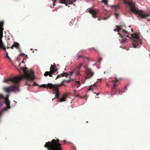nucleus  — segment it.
I'll list each match as a JSON object with an SVG mask.
<instances>
[{
	"label": "nucleus",
	"mask_w": 150,
	"mask_h": 150,
	"mask_svg": "<svg viewBox=\"0 0 150 150\" xmlns=\"http://www.w3.org/2000/svg\"><path fill=\"white\" fill-rule=\"evenodd\" d=\"M93 91V89H92V91Z\"/></svg>",
	"instance_id": "e2e57ef3"
},
{
	"label": "nucleus",
	"mask_w": 150,
	"mask_h": 150,
	"mask_svg": "<svg viewBox=\"0 0 150 150\" xmlns=\"http://www.w3.org/2000/svg\"><path fill=\"white\" fill-rule=\"evenodd\" d=\"M27 56V55H26V56H25V57Z\"/></svg>",
	"instance_id": "680f3d73"
},
{
	"label": "nucleus",
	"mask_w": 150,
	"mask_h": 150,
	"mask_svg": "<svg viewBox=\"0 0 150 150\" xmlns=\"http://www.w3.org/2000/svg\"><path fill=\"white\" fill-rule=\"evenodd\" d=\"M63 85V83L55 85L52 84L51 83H48V86L50 89H52L53 90L55 91L56 92H53V94H55L56 97L57 98V101H59L60 102L65 101L66 100V97L64 95H63L60 98H59L58 96L59 95V87Z\"/></svg>",
	"instance_id": "20e7f679"
},
{
	"label": "nucleus",
	"mask_w": 150,
	"mask_h": 150,
	"mask_svg": "<svg viewBox=\"0 0 150 150\" xmlns=\"http://www.w3.org/2000/svg\"><path fill=\"white\" fill-rule=\"evenodd\" d=\"M102 59L101 58H100L98 60V64H100L101 62V61Z\"/></svg>",
	"instance_id": "393cba45"
},
{
	"label": "nucleus",
	"mask_w": 150,
	"mask_h": 150,
	"mask_svg": "<svg viewBox=\"0 0 150 150\" xmlns=\"http://www.w3.org/2000/svg\"><path fill=\"white\" fill-rule=\"evenodd\" d=\"M76 91H77V90H74V93H76Z\"/></svg>",
	"instance_id": "a19ab883"
},
{
	"label": "nucleus",
	"mask_w": 150,
	"mask_h": 150,
	"mask_svg": "<svg viewBox=\"0 0 150 150\" xmlns=\"http://www.w3.org/2000/svg\"><path fill=\"white\" fill-rule=\"evenodd\" d=\"M115 27V28L113 29V30L115 31H117L119 33V34L120 35V36L121 35L120 33V32H121L123 34V35H123L129 38V37L127 35L128 32L125 29H123V26L122 25H116ZM129 38H130L129 37Z\"/></svg>",
	"instance_id": "6e6552de"
},
{
	"label": "nucleus",
	"mask_w": 150,
	"mask_h": 150,
	"mask_svg": "<svg viewBox=\"0 0 150 150\" xmlns=\"http://www.w3.org/2000/svg\"><path fill=\"white\" fill-rule=\"evenodd\" d=\"M118 81V79L117 78H115V81H114V82H115L116 81Z\"/></svg>",
	"instance_id": "72a5a7b5"
},
{
	"label": "nucleus",
	"mask_w": 150,
	"mask_h": 150,
	"mask_svg": "<svg viewBox=\"0 0 150 150\" xmlns=\"http://www.w3.org/2000/svg\"><path fill=\"white\" fill-rule=\"evenodd\" d=\"M54 66L51 65L50 68V71H46L44 74L45 76H47L49 75L50 77L52 76V75L54 73L55 71H57V69H55L56 66H55V64H54Z\"/></svg>",
	"instance_id": "1a4fd4ad"
},
{
	"label": "nucleus",
	"mask_w": 150,
	"mask_h": 150,
	"mask_svg": "<svg viewBox=\"0 0 150 150\" xmlns=\"http://www.w3.org/2000/svg\"><path fill=\"white\" fill-rule=\"evenodd\" d=\"M92 90V88H90L88 89V90L90 91V90Z\"/></svg>",
	"instance_id": "58836bf2"
},
{
	"label": "nucleus",
	"mask_w": 150,
	"mask_h": 150,
	"mask_svg": "<svg viewBox=\"0 0 150 150\" xmlns=\"http://www.w3.org/2000/svg\"><path fill=\"white\" fill-rule=\"evenodd\" d=\"M4 22L2 21V22H0V35H2L3 34V30L4 29L3 26V25Z\"/></svg>",
	"instance_id": "4468645a"
},
{
	"label": "nucleus",
	"mask_w": 150,
	"mask_h": 150,
	"mask_svg": "<svg viewBox=\"0 0 150 150\" xmlns=\"http://www.w3.org/2000/svg\"><path fill=\"white\" fill-rule=\"evenodd\" d=\"M28 85L29 86H31L30 84H28Z\"/></svg>",
	"instance_id": "09e8293b"
},
{
	"label": "nucleus",
	"mask_w": 150,
	"mask_h": 150,
	"mask_svg": "<svg viewBox=\"0 0 150 150\" xmlns=\"http://www.w3.org/2000/svg\"><path fill=\"white\" fill-rule=\"evenodd\" d=\"M126 50H129V49H126Z\"/></svg>",
	"instance_id": "603ef678"
},
{
	"label": "nucleus",
	"mask_w": 150,
	"mask_h": 150,
	"mask_svg": "<svg viewBox=\"0 0 150 150\" xmlns=\"http://www.w3.org/2000/svg\"><path fill=\"white\" fill-rule=\"evenodd\" d=\"M13 45L14 47L16 48L19 49V44L16 42H13Z\"/></svg>",
	"instance_id": "a211bd4d"
},
{
	"label": "nucleus",
	"mask_w": 150,
	"mask_h": 150,
	"mask_svg": "<svg viewBox=\"0 0 150 150\" xmlns=\"http://www.w3.org/2000/svg\"><path fill=\"white\" fill-rule=\"evenodd\" d=\"M112 8L115 11H117L120 8V6L119 5H112L111 6Z\"/></svg>",
	"instance_id": "2eb2a0df"
},
{
	"label": "nucleus",
	"mask_w": 150,
	"mask_h": 150,
	"mask_svg": "<svg viewBox=\"0 0 150 150\" xmlns=\"http://www.w3.org/2000/svg\"><path fill=\"white\" fill-rule=\"evenodd\" d=\"M94 65L96 66V64H95Z\"/></svg>",
	"instance_id": "5fc2aeb1"
},
{
	"label": "nucleus",
	"mask_w": 150,
	"mask_h": 150,
	"mask_svg": "<svg viewBox=\"0 0 150 150\" xmlns=\"http://www.w3.org/2000/svg\"><path fill=\"white\" fill-rule=\"evenodd\" d=\"M149 57H150V54L149 55Z\"/></svg>",
	"instance_id": "0e129e2a"
},
{
	"label": "nucleus",
	"mask_w": 150,
	"mask_h": 150,
	"mask_svg": "<svg viewBox=\"0 0 150 150\" xmlns=\"http://www.w3.org/2000/svg\"><path fill=\"white\" fill-rule=\"evenodd\" d=\"M148 20H149V21H150V19H148Z\"/></svg>",
	"instance_id": "13d9d810"
},
{
	"label": "nucleus",
	"mask_w": 150,
	"mask_h": 150,
	"mask_svg": "<svg viewBox=\"0 0 150 150\" xmlns=\"http://www.w3.org/2000/svg\"><path fill=\"white\" fill-rule=\"evenodd\" d=\"M114 15L115 17H116V18L117 19H118V16H119V14L118 13H115Z\"/></svg>",
	"instance_id": "4be33fe9"
},
{
	"label": "nucleus",
	"mask_w": 150,
	"mask_h": 150,
	"mask_svg": "<svg viewBox=\"0 0 150 150\" xmlns=\"http://www.w3.org/2000/svg\"><path fill=\"white\" fill-rule=\"evenodd\" d=\"M17 60L18 61H19V59H17Z\"/></svg>",
	"instance_id": "3c124183"
},
{
	"label": "nucleus",
	"mask_w": 150,
	"mask_h": 150,
	"mask_svg": "<svg viewBox=\"0 0 150 150\" xmlns=\"http://www.w3.org/2000/svg\"><path fill=\"white\" fill-rule=\"evenodd\" d=\"M126 50H129V49H126Z\"/></svg>",
	"instance_id": "864d4df0"
},
{
	"label": "nucleus",
	"mask_w": 150,
	"mask_h": 150,
	"mask_svg": "<svg viewBox=\"0 0 150 150\" xmlns=\"http://www.w3.org/2000/svg\"><path fill=\"white\" fill-rule=\"evenodd\" d=\"M8 59H9V60H11V58H10L9 57H8Z\"/></svg>",
	"instance_id": "ea45409f"
},
{
	"label": "nucleus",
	"mask_w": 150,
	"mask_h": 150,
	"mask_svg": "<svg viewBox=\"0 0 150 150\" xmlns=\"http://www.w3.org/2000/svg\"><path fill=\"white\" fill-rule=\"evenodd\" d=\"M33 85L35 86H39L35 82H34V83L33 84Z\"/></svg>",
	"instance_id": "bb28decb"
},
{
	"label": "nucleus",
	"mask_w": 150,
	"mask_h": 150,
	"mask_svg": "<svg viewBox=\"0 0 150 150\" xmlns=\"http://www.w3.org/2000/svg\"><path fill=\"white\" fill-rule=\"evenodd\" d=\"M58 139H53L51 142H46L44 146L47 148V150H61V144L58 142Z\"/></svg>",
	"instance_id": "7ed1b4c3"
},
{
	"label": "nucleus",
	"mask_w": 150,
	"mask_h": 150,
	"mask_svg": "<svg viewBox=\"0 0 150 150\" xmlns=\"http://www.w3.org/2000/svg\"><path fill=\"white\" fill-rule=\"evenodd\" d=\"M25 58H23V61L21 62V63H24V61H23V60H24L25 59Z\"/></svg>",
	"instance_id": "e433bc0d"
},
{
	"label": "nucleus",
	"mask_w": 150,
	"mask_h": 150,
	"mask_svg": "<svg viewBox=\"0 0 150 150\" xmlns=\"http://www.w3.org/2000/svg\"><path fill=\"white\" fill-rule=\"evenodd\" d=\"M117 94V92H116L115 93H114V94H111V95H115L116 94Z\"/></svg>",
	"instance_id": "c9c22d12"
},
{
	"label": "nucleus",
	"mask_w": 150,
	"mask_h": 150,
	"mask_svg": "<svg viewBox=\"0 0 150 150\" xmlns=\"http://www.w3.org/2000/svg\"><path fill=\"white\" fill-rule=\"evenodd\" d=\"M63 142H64V143H65L66 142V141H65V140H64V141H63Z\"/></svg>",
	"instance_id": "79ce46f5"
},
{
	"label": "nucleus",
	"mask_w": 150,
	"mask_h": 150,
	"mask_svg": "<svg viewBox=\"0 0 150 150\" xmlns=\"http://www.w3.org/2000/svg\"><path fill=\"white\" fill-rule=\"evenodd\" d=\"M127 39L126 38H123L121 40H120V43H123L127 40Z\"/></svg>",
	"instance_id": "6ab92c4d"
},
{
	"label": "nucleus",
	"mask_w": 150,
	"mask_h": 150,
	"mask_svg": "<svg viewBox=\"0 0 150 150\" xmlns=\"http://www.w3.org/2000/svg\"><path fill=\"white\" fill-rule=\"evenodd\" d=\"M131 30H132V28L131 29Z\"/></svg>",
	"instance_id": "052dcab7"
},
{
	"label": "nucleus",
	"mask_w": 150,
	"mask_h": 150,
	"mask_svg": "<svg viewBox=\"0 0 150 150\" xmlns=\"http://www.w3.org/2000/svg\"><path fill=\"white\" fill-rule=\"evenodd\" d=\"M124 25V27H125V28H126V26H125V25Z\"/></svg>",
	"instance_id": "8fccbe9b"
},
{
	"label": "nucleus",
	"mask_w": 150,
	"mask_h": 150,
	"mask_svg": "<svg viewBox=\"0 0 150 150\" xmlns=\"http://www.w3.org/2000/svg\"><path fill=\"white\" fill-rule=\"evenodd\" d=\"M86 72L87 75V76L86 77V79L91 78L93 76L94 74L93 72L90 69L88 68L86 69Z\"/></svg>",
	"instance_id": "9d476101"
},
{
	"label": "nucleus",
	"mask_w": 150,
	"mask_h": 150,
	"mask_svg": "<svg viewBox=\"0 0 150 150\" xmlns=\"http://www.w3.org/2000/svg\"><path fill=\"white\" fill-rule=\"evenodd\" d=\"M22 78H19L17 76L13 77L8 78L3 81V82L7 83L10 81L12 85L8 87L4 88V91L6 93H9L11 92L16 93L20 91L19 87V81L21 80Z\"/></svg>",
	"instance_id": "f03ea898"
},
{
	"label": "nucleus",
	"mask_w": 150,
	"mask_h": 150,
	"mask_svg": "<svg viewBox=\"0 0 150 150\" xmlns=\"http://www.w3.org/2000/svg\"><path fill=\"white\" fill-rule=\"evenodd\" d=\"M52 0L53 1V6H54L55 5V2L56 0Z\"/></svg>",
	"instance_id": "a878e982"
},
{
	"label": "nucleus",
	"mask_w": 150,
	"mask_h": 150,
	"mask_svg": "<svg viewBox=\"0 0 150 150\" xmlns=\"http://www.w3.org/2000/svg\"><path fill=\"white\" fill-rule=\"evenodd\" d=\"M98 20H99V21H100V19L99 18H98Z\"/></svg>",
	"instance_id": "a18cd8bd"
},
{
	"label": "nucleus",
	"mask_w": 150,
	"mask_h": 150,
	"mask_svg": "<svg viewBox=\"0 0 150 150\" xmlns=\"http://www.w3.org/2000/svg\"><path fill=\"white\" fill-rule=\"evenodd\" d=\"M92 49H93L94 50L97 51V50L96 49H94V48H92Z\"/></svg>",
	"instance_id": "f704fd0d"
},
{
	"label": "nucleus",
	"mask_w": 150,
	"mask_h": 150,
	"mask_svg": "<svg viewBox=\"0 0 150 150\" xmlns=\"http://www.w3.org/2000/svg\"><path fill=\"white\" fill-rule=\"evenodd\" d=\"M94 86V87H97V86H96V84H94L92 86Z\"/></svg>",
	"instance_id": "473e14b6"
},
{
	"label": "nucleus",
	"mask_w": 150,
	"mask_h": 150,
	"mask_svg": "<svg viewBox=\"0 0 150 150\" xmlns=\"http://www.w3.org/2000/svg\"><path fill=\"white\" fill-rule=\"evenodd\" d=\"M101 2L104 3L105 5H107L108 2V0H102Z\"/></svg>",
	"instance_id": "aec40b11"
},
{
	"label": "nucleus",
	"mask_w": 150,
	"mask_h": 150,
	"mask_svg": "<svg viewBox=\"0 0 150 150\" xmlns=\"http://www.w3.org/2000/svg\"><path fill=\"white\" fill-rule=\"evenodd\" d=\"M6 52V57H7V58H8V57H9L8 56V52Z\"/></svg>",
	"instance_id": "c756f323"
},
{
	"label": "nucleus",
	"mask_w": 150,
	"mask_h": 150,
	"mask_svg": "<svg viewBox=\"0 0 150 150\" xmlns=\"http://www.w3.org/2000/svg\"><path fill=\"white\" fill-rule=\"evenodd\" d=\"M132 38H130L133 41L132 47L139 48L142 45V41L139 38L138 34L134 33L131 34Z\"/></svg>",
	"instance_id": "423d86ee"
},
{
	"label": "nucleus",
	"mask_w": 150,
	"mask_h": 150,
	"mask_svg": "<svg viewBox=\"0 0 150 150\" xmlns=\"http://www.w3.org/2000/svg\"><path fill=\"white\" fill-rule=\"evenodd\" d=\"M88 11L92 14L93 17L95 18L97 17V11L96 10L90 8L88 10Z\"/></svg>",
	"instance_id": "9b49d317"
},
{
	"label": "nucleus",
	"mask_w": 150,
	"mask_h": 150,
	"mask_svg": "<svg viewBox=\"0 0 150 150\" xmlns=\"http://www.w3.org/2000/svg\"><path fill=\"white\" fill-rule=\"evenodd\" d=\"M27 67L21 68V69L25 74V75L23 76V78L28 81H33L35 79L33 76L34 73L31 70H30L29 72H28L27 71Z\"/></svg>",
	"instance_id": "0eeeda50"
},
{
	"label": "nucleus",
	"mask_w": 150,
	"mask_h": 150,
	"mask_svg": "<svg viewBox=\"0 0 150 150\" xmlns=\"http://www.w3.org/2000/svg\"><path fill=\"white\" fill-rule=\"evenodd\" d=\"M72 1L74 2H76V0H62L59 2V3H61L62 4H64L66 6H67V3H69L70 4H73V3Z\"/></svg>",
	"instance_id": "f8f14e48"
},
{
	"label": "nucleus",
	"mask_w": 150,
	"mask_h": 150,
	"mask_svg": "<svg viewBox=\"0 0 150 150\" xmlns=\"http://www.w3.org/2000/svg\"><path fill=\"white\" fill-rule=\"evenodd\" d=\"M73 83L77 87H78L80 86V84L79 81H74V80H73Z\"/></svg>",
	"instance_id": "f3484780"
},
{
	"label": "nucleus",
	"mask_w": 150,
	"mask_h": 150,
	"mask_svg": "<svg viewBox=\"0 0 150 150\" xmlns=\"http://www.w3.org/2000/svg\"><path fill=\"white\" fill-rule=\"evenodd\" d=\"M55 99V98H54L53 99H52V101H53V100H54V99Z\"/></svg>",
	"instance_id": "49530a36"
},
{
	"label": "nucleus",
	"mask_w": 150,
	"mask_h": 150,
	"mask_svg": "<svg viewBox=\"0 0 150 150\" xmlns=\"http://www.w3.org/2000/svg\"><path fill=\"white\" fill-rule=\"evenodd\" d=\"M129 27H131L130 25L129 26Z\"/></svg>",
	"instance_id": "bf43d9fd"
},
{
	"label": "nucleus",
	"mask_w": 150,
	"mask_h": 150,
	"mask_svg": "<svg viewBox=\"0 0 150 150\" xmlns=\"http://www.w3.org/2000/svg\"><path fill=\"white\" fill-rule=\"evenodd\" d=\"M0 48L3 49L4 50L6 49V47L4 46V44L1 38H0Z\"/></svg>",
	"instance_id": "dca6fc26"
},
{
	"label": "nucleus",
	"mask_w": 150,
	"mask_h": 150,
	"mask_svg": "<svg viewBox=\"0 0 150 150\" xmlns=\"http://www.w3.org/2000/svg\"><path fill=\"white\" fill-rule=\"evenodd\" d=\"M48 83H48L47 84V85H41V86H39L40 87H43L44 88H46L47 87V86L49 88H50L48 86Z\"/></svg>",
	"instance_id": "5701e85b"
},
{
	"label": "nucleus",
	"mask_w": 150,
	"mask_h": 150,
	"mask_svg": "<svg viewBox=\"0 0 150 150\" xmlns=\"http://www.w3.org/2000/svg\"><path fill=\"white\" fill-rule=\"evenodd\" d=\"M21 54V55H23L25 56V54L24 53H22Z\"/></svg>",
	"instance_id": "4c0bfd02"
},
{
	"label": "nucleus",
	"mask_w": 150,
	"mask_h": 150,
	"mask_svg": "<svg viewBox=\"0 0 150 150\" xmlns=\"http://www.w3.org/2000/svg\"><path fill=\"white\" fill-rule=\"evenodd\" d=\"M100 93H97V94H96V95H98Z\"/></svg>",
	"instance_id": "c03bdc74"
},
{
	"label": "nucleus",
	"mask_w": 150,
	"mask_h": 150,
	"mask_svg": "<svg viewBox=\"0 0 150 150\" xmlns=\"http://www.w3.org/2000/svg\"><path fill=\"white\" fill-rule=\"evenodd\" d=\"M7 48H8H8H9V47H7Z\"/></svg>",
	"instance_id": "4d7b16f0"
},
{
	"label": "nucleus",
	"mask_w": 150,
	"mask_h": 150,
	"mask_svg": "<svg viewBox=\"0 0 150 150\" xmlns=\"http://www.w3.org/2000/svg\"><path fill=\"white\" fill-rule=\"evenodd\" d=\"M14 47V45H12L11 47L10 48H11V49H13V48Z\"/></svg>",
	"instance_id": "2f4dec72"
},
{
	"label": "nucleus",
	"mask_w": 150,
	"mask_h": 150,
	"mask_svg": "<svg viewBox=\"0 0 150 150\" xmlns=\"http://www.w3.org/2000/svg\"><path fill=\"white\" fill-rule=\"evenodd\" d=\"M70 75L71 76L69 77L70 79L69 80H65V81L67 83H69V82L70 81H73L74 79H71V77L72 76L71 75Z\"/></svg>",
	"instance_id": "412c9836"
},
{
	"label": "nucleus",
	"mask_w": 150,
	"mask_h": 150,
	"mask_svg": "<svg viewBox=\"0 0 150 150\" xmlns=\"http://www.w3.org/2000/svg\"><path fill=\"white\" fill-rule=\"evenodd\" d=\"M124 92H125V91H123L122 92V93H124Z\"/></svg>",
	"instance_id": "de8ad7c7"
},
{
	"label": "nucleus",
	"mask_w": 150,
	"mask_h": 150,
	"mask_svg": "<svg viewBox=\"0 0 150 150\" xmlns=\"http://www.w3.org/2000/svg\"><path fill=\"white\" fill-rule=\"evenodd\" d=\"M116 86H117L116 83H114V84L113 88L112 89V90L114 88L115 89Z\"/></svg>",
	"instance_id": "b1692460"
},
{
	"label": "nucleus",
	"mask_w": 150,
	"mask_h": 150,
	"mask_svg": "<svg viewBox=\"0 0 150 150\" xmlns=\"http://www.w3.org/2000/svg\"><path fill=\"white\" fill-rule=\"evenodd\" d=\"M121 92V91L119 90V91H117L116 92H117V93H120Z\"/></svg>",
	"instance_id": "7c9ffc66"
},
{
	"label": "nucleus",
	"mask_w": 150,
	"mask_h": 150,
	"mask_svg": "<svg viewBox=\"0 0 150 150\" xmlns=\"http://www.w3.org/2000/svg\"><path fill=\"white\" fill-rule=\"evenodd\" d=\"M93 93H94V94H96V93H95V92H93Z\"/></svg>",
	"instance_id": "6e6d98bb"
},
{
	"label": "nucleus",
	"mask_w": 150,
	"mask_h": 150,
	"mask_svg": "<svg viewBox=\"0 0 150 150\" xmlns=\"http://www.w3.org/2000/svg\"><path fill=\"white\" fill-rule=\"evenodd\" d=\"M104 16L102 18V19L106 20L108 19L111 16V14L110 12L105 11L103 13Z\"/></svg>",
	"instance_id": "ddd939ff"
},
{
	"label": "nucleus",
	"mask_w": 150,
	"mask_h": 150,
	"mask_svg": "<svg viewBox=\"0 0 150 150\" xmlns=\"http://www.w3.org/2000/svg\"><path fill=\"white\" fill-rule=\"evenodd\" d=\"M72 24V23H71V22H70V23H69V25H71Z\"/></svg>",
	"instance_id": "37998d69"
},
{
	"label": "nucleus",
	"mask_w": 150,
	"mask_h": 150,
	"mask_svg": "<svg viewBox=\"0 0 150 150\" xmlns=\"http://www.w3.org/2000/svg\"><path fill=\"white\" fill-rule=\"evenodd\" d=\"M100 81H101V79H98V81L96 82V83H99V82H100Z\"/></svg>",
	"instance_id": "cd10ccee"
},
{
	"label": "nucleus",
	"mask_w": 150,
	"mask_h": 150,
	"mask_svg": "<svg viewBox=\"0 0 150 150\" xmlns=\"http://www.w3.org/2000/svg\"><path fill=\"white\" fill-rule=\"evenodd\" d=\"M128 86H126L125 87V88H124V90L125 91L127 90Z\"/></svg>",
	"instance_id": "c85d7f7f"
},
{
	"label": "nucleus",
	"mask_w": 150,
	"mask_h": 150,
	"mask_svg": "<svg viewBox=\"0 0 150 150\" xmlns=\"http://www.w3.org/2000/svg\"><path fill=\"white\" fill-rule=\"evenodd\" d=\"M77 57H78V59L82 57V60L83 62L81 63L76 68L71 71L68 72L65 74H62L58 75L56 77V79L60 78L61 77H63L64 76H65L66 77L70 75L71 76H77L79 75V74L80 72L79 70L81 67H83L84 68H86V66L88 64L89 58L88 57H86L83 56L81 55L77 54Z\"/></svg>",
	"instance_id": "f257e3e1"
},
{
	"label": "nucleus",
	"mask_w": 150,
	"mask_h": 150,
	"mask_svg": "<svg viewBox=\"0 0 150 150\" xmlns=\"http://www.w3.org/2000/svg\"><path fill=\"white\" fill-rule=\"evenodd\" d=\"M9 95H7L6 97L4 96L2 94H0V107H2L5 104L6 107H5L2 110V112L7 111L10 108V100L8 99Z\"/></svg>",
	"instance_id": "39448f33"
}]
</instances>
